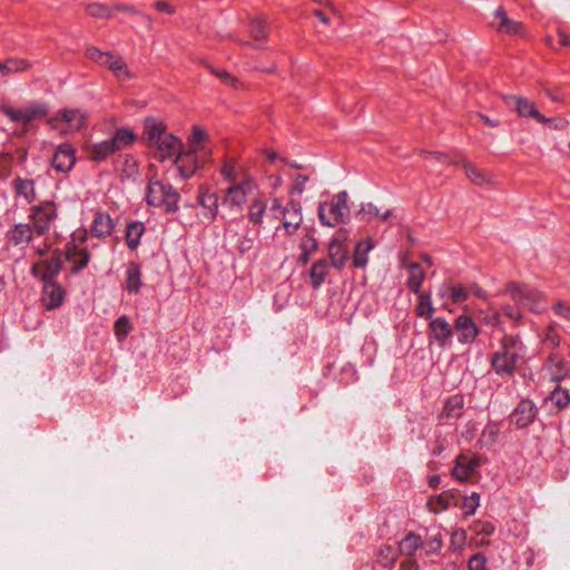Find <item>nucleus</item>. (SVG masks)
Returning <instances> with one entry per match:
<instances>
[{"instance_id": "obj_62", "label": "nucleus", "mask_w": 570, "mask_h": 570, "mask_svg": "<svg viewBox=\"0 0 570 570\" xmlns=\"http://www.w3.org/2000/svg\"><path fill=\"white\" fill-rule=\"evenodd\" d=\"M417 563L412 559H405L401 562L399 570H417Z\"/></svg>"}, {"instance_id": "obj_7", "label": "nucleus", "mask_w": 570, "mask_h": 570, "mask_svg": "<svg viewBox=\"0 0 570 570\" xmlns=\"http://www.w3.org/2000/svg\"><path fill=\"white\" fill-rule=\"evenodd\" d=\"M88 115L82 109L63 108L48 119L49 127L61 136H69L83 129Z\"/></svg>"}, {"instance_id": "obj_21", "label": "nucleus", "mask_w": 570, "mask_h": 570, "mask_svg": "<svg viewBox=\"0 0 570 570\" xmlns=\"http://www.w3.org/2000/svg\"><path fill=\"white\" fill-rule=\"evenodd\" d=\"M497 31L509 36H525V28L522 22L510 19L503 8H498L491 22Z\"/></svg>"}, {"instance_id": "obj_53", "label": "nucleus", "mask_w": 570, "mask_h": 570, "mask_svg": "<svg viewBox=\"0 0 570 570\" xmlns=\"http://www.w3.org/2000/svg\"><path fill=\"white\" fill-rule=\"evenodd\" d=\"M131 322L127 316L119 317L115 323V334L118 340L125 338L131 331Z\"/></svg>"}, {"instance_id": "obj_26", "label": "nucleus", "mask_w": 570, "mask_h": 570, "mask_svg": "<svg viewBox=\"0 0 570 570\" xmlns=\"http://www.w3.org/2000/svg\"><path fill=\"white\" fill-rule=\"evenodd\" d=\"M508 105L512 107L515 112L523 118H531L539 122L542 119V114L539 111L537 105L524 97H510Z\"/></svg>"}, {"instance_id": "obj_25", "label": "nucleus", "mask_w": 570, "mask_h": 570, "mask_svg": "<svg viewBox=\"0 0 570 570\" xmlns=\"http://www.w3.org/2000/svg\"><path fill=\"white\" fill-rule=\"evenodd\" d=\"M56 216L57 210L53 203L46 202L37 206L32 212V220L38 233L48 230Z\"/></svg>"}, {"instance_id": "obj_4", "label": "nucleus", "mask_w": 570, "mask_h": 570, "mask_svg": "<svg viewBox=\"0 0 570 570\" xmlns=\"http://www.w3.org/2000/svg\"><path fill=\"white\" fill-rule=\"evenodd\" d=\"M137 139V135L129 128H118L114 136L100 141H94L86 138L81 142V151L85 157L94 163L107 160L112 154L131 146Z\"/></svg>"}, {"instance_id": "obj_1", "label": "nucleus", "mask_w": 570, "mask_h": 570, "mask_svg": "<svg viewBox=\"0 0 570 570\" xmlns=\"http://www.w3.org/2000/svg\"><path fill=\"white\" fill-rule=\"evenodd\" d=\"M214 149L209 131L204 126L193 125L184 144V153L177 159V171L184 178L191 177L212 160Z\"/></svg>"}, {"instance_id": "obj_56", "label": "nucleus", "mask_w": 570, "mask_h": 570, "mask_svg": "<svg viewBox=\"0 0 570 570\" xmlns=\"http://www.w3.org/2000/svg\"><path fill=\"white\" fill-rule=\"evenodd\" d=\"M485 564L487 558L480 552L474 553L468 561L469 570H484Z\"/></svg>"}, {"instance_id": "obj_24", "label": "nucleus", "mask_w": 570, "mask_h": 570, "mask_svg": "<svg viewBox=\"0 0 570 570\" xmlns=\"http://www.w3.org/2000/svg\"><path fill=\"white\" fill-rule=\"evenodd\" d=\"M41 303L47 309H55L62 305L66 296L63 287L53 281L43 282Z\"/></svg>"}, {"instance_id": "obj_58", "label": "nucleus", "mask_w": 570, "mask_h": 570, "mask_svg": "<svg viewBox=\"0 0 570 570\" xmlns=\"http://www.w3.org/2000/svg\"><path fill=\"white\" fill-rule=\"evenodd\" d=\"M87 12L92 17H107L109 9L100 3H91L87 6Z\"/></svg>"}, {"instance_id": "obj_28", "label": "nucleus", "mask_w": 570, "mask_h": 570, "mask_svg": "<svg viewBox=\"0 0 570 570\" xmlns=\"http://www.w3.org/2000/svg\"><path fill=\"white\" fill-rule=\"evenodd\" d=\"M534 404L529 400H523L519 403V405L512 413L511 422L518 428H525L534 420Z\"/></svg>"}, {"instance_id": "obj_8", "label": "nucleus", "mask_w": 570, "mask_h": 570, "mask_svg": "<svg viewBox=\"0 0 570 570\" xmlns=\"http://www.w3.org/2000/svg\"><path fill=\"white\" fill-rule=\"evenodd\" d=\"M86 57L92 62L107 68L118 81H128L135 78V73L119 55L90 47L86 50Z\"/></svg>"}, {"instance_id": "obj_15", "label": "nucleus", "mask_w": 570, "mask_h": 570, "mask_svg": "<svg viewBox=\"0 0 570 570\" xmlns=\"http://www.w3.org/2000/svg\"><path fill=\"white\" fill-rule=\"evenodd\" d=\"M327 257L334 268L341 269L350 258L348 233L346 229H338L327 246Z\"/></svg>"}, {"instance_id": "obj_55", "label": "nucleus", "mask_w": 570, "mask_h": 570, "mask_svg": "<svg viewBox=\"0 0 570 570\" xmlns=\"http://www.w3.org/2000/svg\"><path fill=\"white\" fill-rule=\"evenodd\" d=\"M422 547L426 554L438 553L442 548V539L439 534H434Z\"/></svg>"}, {"instance_id": "obj_11", "label": "nucleus", "mask_w": 570, "mask_h": 570, "mask_svg": "<svg viewBox=\"0 0 570 570\" xmlns=\"http://www.w3.org/2000/svg\"><path fill=\"white\" fill-rule=\"evenodd\" d=\"M287 176L288 170L272 171L267 169L264 174L263 185L265 194L271 200V209H279L284 199H287L288 187L285 184Z\"/></svg>"}, {"instance_id": "obj_18", "label": "nucleus", "mask_w": 570, "mask_h": 570, "mask_svg": "<svg viewBox=\"0 0 570 570\" xmlns=\"http://www.w3.org/2000/svg\"><path fill=\"white\" fill-rule=\"evenodd\" d=\"M50 164L58 173H69L76 164V148L68 141L59 144L53 150Z\"/></svg>"}, {"instance_id": "obj_44", "label": "nucleus", "mask_w": 570, "mask_h": 570, "mask_svg": "<svg viewBox=\"0 0 570 570\" xmlns=\"http://www.w3.org/2000/svg\"><path fill=\"white\" fill-rule=\"evenodd\" d=\"M31 239V229L28 225L20 224L17 225L10 233H9V242L14 245H26Z\"/></svg>"}, {"instance_id": "obj_54", "label": "nucleus", "mask_w": 570, "mask_h": 570, "mask_svg": "<svg viewBox=\"0 0 570 570\" xmlns=\"http://www.w3.org/2000/svg\"><path fill=\"white\" fill-rule=\"evenodd\" d=\"M397 558V550L391 546H384L380 550V560L384 566L393 563Z\"/></svg>"}, {"instance_id": "obj_6", "label": "nucleus", "mask_w": 570, "mask_h": 570, "mask_svg": "<svg viewBox=\"0 0 570 570\" xmlns=\"http://www.w3.org/2000/svg\"><path fill=\"white\" fill-rule=\"evenodd\" d=\"M146 199L149 206L158 207L167 213L178 209V193L158 174L149 176Z\"/></svg>"}, {"instance_id": "obj_3", "label": "nucleus", "mask_w": 570, "mask_h": 570, "mask_svg": "<svg viewBox=\"0 0 570 570\" xmlns=\"http://www.w3.org/2000/svg\"><path fill=\"white\" fill-rule=\"evenodd\" d=\"M142 138L160 159L171 160L177 168V159L184 153V142L167 130L163 120L147 118L144 122Z\"/></svg>"}, {"instance_id": "obj_30", "label": "nucleus", "mask_w": 570, "mask_h": 570, "mask_svg": "<svg viewBox=\"0 0 570 570\" xmlns=\"http://www.w3.org/2000/svg\"><path fill=\"white\" fill-rule=\"evenodd\" d=\"M474 537L471 539V543L475 547L488 546L489 540L487 539L494 531V525L488 521H475L471 527Z\"/></svg>"}, {"instance_id": "obj_47", "label": "nucleus", "mask_w": 570, "mask_h": 570, "mask_svg": "<svg viewBox=\"0 0 570 570\" xmlns=\"http://www.w3.org/2000/svg\"><path fill=\"white\" fill-rule=\"evenodd\" d=\"M145 232V227L140 222H132L127 226L126 240L129 247L135 248Z\"/></svg>"}, {"instance_id": "obj_33", "label": "nucleus", "mask_w": 570, "mask_h": 570, "mask_svg": "<svg viewBox=\"0 0 570 570\" xmlns=\"http://www.w3.org/2000/svg\"><path fill=\"white\" fill-rule=\"evenodd\" d=\"M112 219L110 216L102 212H97L95 214L92 224H91V233L97 237L108 236L112 232Z\"/></svg>"}, {"instance_id": "obj_51", "label": "nucleus", "mask_w": 570, "mask_h": 570, "mask_svg": "<svg viewBox=\"0 0 570 570\" xmlns=\"http://www.w3.org/2000/svg\"><path fill=\"white\" fill-rule=\"evenodd\" d=\"M539 124L546 125L548 128L554 130H564L569 127V120L562 116L548 118L542 115V119L539 120Z\"/></svg>"}, {"instance_id": "obj_39", "label": "nucleus", "mask_w": 570, "mask_h": 570, "mask_svg": "<svg viewBox=\"0 0 570 570\" xmlns=\"http://www.w3.org/2000/svg\"><path fill=\"white\" fill-rule=\"evenodd\" d=\"M263 155L265 157L264 173H266L267 169L272 171L288 170V166L285 159L277 151L273 149H266L264 150Z\"/></svg>"}, {"instance_id": "obj_9", "label": "nucleus", "mask_w": 570, "mask_h": 570, "mask_svg": "<svg viewBox=\"0 0 570 570\" xmlns=\"http://www.w3.org/2000/svg\"><path fill=\"white\" fill-rule=\"evenodd\" d=\"M348 214L350 208L346 193H340L333 196L331 200L320 204L318 207V218L321 223L330 227L345 222Z\"/></svg>"}, {"instance_id": "obj_27", "label": "nucleus", "mask_w": 570, "mask_h": 570, "mask_svg": "<svg viewBox=\"0 0 570 570\" xmlns=\"http://www.w3.org/2000/svg\"><path fill=\"white\" fill-rule=\"evenodd\" d=\"M454 326L459 341L463 344L473 342L479 334L475 323L468 315H460L455 320Z\"/></svg>"}, {"instance_id": "obj_64", "label": "nucleus", "mask_w": 570, "mask_h": 570, "mask_svg": "<svg viewBox=\"0 0 570 570\" xmlns=\"http://www.w3.org/2000/svg\"><path fill=\"white\" fill-rule=\"evenodd\" d=\"M212 72L224 83L227 79V77H229V72L226 71V70H223V69H214L212 70Z\"/></svg>"}, {"instance_id": "obj_10", "label": "nucleus", "mask_w": 570, "mask_h": 570, "mask_svg": "<svg viewBox=\"0 0 570 570\" xmlns=\"http://www.w3.org/2000/svg\"><path fill=\"white\" fill-rule=\"evenodd\" d=\"M507 294L515 303L527 306L532 312L542 313L547 308L544 294L534 288L511 283L507 286Z\"/></svg>"}, {"instance_id": "obj_13", "label": "nucleus", "mask_w": 570, "mask_h": 570, "mask_svg": "<svg viewBox=\"0 0 570 570\" xmlns=\"http://www.w3.org/2000/svg\"><path fill=\"white\" fill-rule=\"evenodd\" d=\"M39 258L33 263L32 275L42 282L52 281L61 267L60 254L50 248L38 249Z\"/></svg>"}, {"instance_id": "obj_14", "label": "nucleus", "mask_w": 570, "mask_h": 570, "mask_svg": "<svg viewBox=\"0 0 570 570\" xmlns=\"http://www.w3.org/2000/svg\"><path fill=\"white\" fill-rule=\"evenodd\" d=\"M86 234L79 232L73 234L72 240L66 246V261L70 265V269L73 273L82 269L89 262V254L85 246Z\"/></svg>"}, {"instance_id": "obj_42", "label": "nucleus", "mask_w": 570, "mask_h": 570, "mask_svg": "<svg viewBox=\"0 0 570 570\" xmlns=\"http://www.w3.org/2000/svg\"><path fill=\"white\" fill-rule=\"evenodd\" d=\"M264 198L257 196L253 199L248 209V218L253 224L259 225L263 223V217L267 207Z\"/></svg>"}, {"instance_id": "obj_2", "label": "nucleus", "mask_w": 570, "mask_h": 570, "mask_svg": "<svg viewBox=\"0 0 570 570\" xmlns=\"http://www.w3.org/2000/svg\"><path fill=\"white\" fill-rule=\"evenodd\" d=\"M220 173L225 179L230 181V186L224 195V204L235 209H240L249 196L257 191L258 186L249 173L247 165L243 163H225Z\"/></svg>"}, {"instance_id": "obj_45", "label": "nucleus", "mask_w": 570, "mask_h": 570, "mask_svg": "<svg viewBox=\"0 0 570 570\" xmlns=\"http://www.w3.org/2000/svg\"><path fill=\"white\" fill-rule=\"evenodd\" d=\"M417 294L416 314L420 317L431 318L434 314V307L429 293L420 292Z\"/></svg>"}, {"instance_id": "obj_41", "label": "nucleus", "mask_w": 570, "mask_h": 570, "mask_svg": "<svg viewBox=\"0 0 570 570\" xmlns=\"http://www.w3.org/2000/svg\"><path fill=\"white\" fill-rule=\"evenodd\" d=\"M29 68L30 63L27 60L20 58H10L3 62L0 61V72L4 76L14 72H22Z\"/></svg>"}, {"instance_id": "obj_17", "label": "nucleus", "mask_w": 570, "mask_h": 570, "mask_svg": "<svg viewBox=\"0 0 570 570\" xmlns=\"http://www.w3.org/2000/svg\"><path fill=\"white\" fill-rule=\"evenodd\" d=\"M46 115V108L41 105L27 106L14 109L8 105H0V116L8 117L13 122L28 124Z\"/></svg>"}, {"instance_id": "obj_49", "label": "nucleus", "mask_w": 570, "mask_h": 570, "mask_svg": "<svg viewBox=\"0 0 570 570\" xmlns=\"http://www.w3.org/2000/svg\"><path fill=\"white\" fill-rule=\"evenodd\" d=\"M480 504V495L476 492H473L471 495L464 497L461 502L459 501V507L463 510L464 515L473 514Z\"/></svg>"}, {"instance_id": "obj_12", "label": "nucleus", "mask_w": 570, "mask_h": 570, "mask_svg": "<svg viewBox=\"0 0 570 570\" xmlns=\"http://www.w3.org/2000/svg\"><path fill=\"white\" fill-rule=\"evenodd\" d=\"M436 159L453 166H461L469 181L474 185L483 186L493 183V175L490 171L478 167L460 155H436Z\"/></svg>"}, {"instance_id": "obj_36", "label": "nucleus", "mask_w": 570, "mask_h": 570, "mask_svg": "<svg viewBox=\"0 0 570 570\" xmlns=\"http://www.w3.org/2000/svg\"><path fill=\"white\" fill-rule=\"evenodd\" d=\"M547 370L550 373L551 379L554 381L564 379L569 373L566 361L557 354L550 356L547 363Z\"/></svg>"}, {"instance_id": "obj_29", "label": "nucleus", "mask_w": 570, "mask_h": 570, "mask_svg": "<svg viewBox=\"0 0 570 570\" xmlns=\"http://www.w3.org/2000/svg\"><path fill=\"white\" fill-rule=\"evenodd\" d=\"M451 504H459L458 491L450 490L440 493L439 495L431 497L428 501V508L433 513H440L446 510Z\"/></svg>"}, {"instance_id": "obj_46", "label": "nucleus", "mask_w": 570, "mask_h": 570, "mask_svg": "<svg viewBox=\"0 0 570 570\" xmlns=\"http://www.w3.org/2000/svg\"><path fill=\"white\" fill-rule=\"evenodd\" d=\"M327 271L328 266L324 259H318L312 265L309 276L313 286L317 287L324 282Z\"/></svg>"}, {"instance_id": "obj_37", "label": "nucleus", "mask_w": 570, "mask_h": 570, "mask_svg": "<svg viewBox=\"0 0 570 570\" xmlns=\"http://www.w3.org/2000/svg\"><path fill=\"white\" fill-rule=\"evenodd\" d=\"M570 403V395L567 390L557 386L551 394L546 399L547 406L551 410L560 411L568 406Z\"/></svg>"}, {"instance_id": "obj_50", "label": "nucleus", "mask_w": 570, "mask_h": 570, "mask_svg": "<svg viewBox=\"0 0 570 570\" xmlns=\"http://www.w3.org/2000/svg\"><path fill=\"white\" fill-rule=\"evenodd\" d=\"M541 341L548 347H557L560 344V336L558 334L557 327L553 324L548 325L542 333L540 334Z\"/></svg>"}, {"instance_id": "obj_60", "label": "nucleus", "mask_w": 570, "mask_h": 570, "mask_svg": "<svg viewBox=\"0 0 570 570\" xmlns=\"http://www.w3.org/2000/svg\"><path fill=\"white\" fill-rule=\"evenodd\" d=\"M554 313L563 318L570 320V304L566 302H557L552 306Z\"/></svg>"}, {"instance_id": "obj_52", "label": "nucleus", "mask_w": 570, "mask_h": 570, "mask_svg": "<svg viewBox=\"0 0 570 570\" xmlns=\"http://www.w3.org/2000/svg\"><path fill=\"white\" fill-rule=\"evenodd\" d=\"M16 189L17 193L22 195L27 200H32L35 198L33 183L29 179H17Z\"/></svg>"}, {"instance_id": "obj_48", "label": "nucleus", "mask_w": 570, "mask_h": 570, "mask_svg": "<svg viewBox=\"0 0 570 570\" xmlns=\"http://www.w3.org/2000/svg\"><path fill=\"white\" fill-rule=\"evenodd\" d=\"M423 546L421 538L414 533L405 535L399 544L400 551L405 554L414 553Z\"/></svg>"}, {"instance_id": "obj_59", "label": "nucleus", "mask_w": 570, "mask_h": 570, "mask_svg": "<svg viewBox=\"0 0 570 570\" xmlns=\"http://www.w3.org/2000/svg\"><path fill=\"white\" fill-rule=\"evenodd\" d=\"M224 85L234 89L235 91H243L247 89V86L240 79H238L232 73L229 75V77H227Z\"/></svg>"}, {"instance_id": "obj_31", "label": "nucleus", "mask_w": 570, "mask_h": 570, "mask_svg": "<svg viewBox=\"0 0 570 570\" xmlns=\"http://www.w3.org/2000/svg\"><path fill=\"white\" fill-rule=\"evenodd\" d=\"M141 286L142 282L140 267L137 264L131 263L127 266L126 269L124 288L129 294H137L140 291Z\"/></svg>"}, {"instance_id": "obj_22", "label": "nucleus", "mask_w": 570, "mask_h": 570, "mask_svg": "<svg viewBox=\"0 0 570 570\" xmlns=\"http://www.w3.org/2000/svg\"><path fill=\"white\" fill-rule=\"evenodd\" d=\"M248 33L250 40L247 41V45L257 49L264 48L268 38V26L266 19L264 17H253L248 23ZM237 41L246 45V41H242L239 39H237Z\"/></svg>"}, {"instance_id": "obj_38", "label": "nucleus", "mask_w": 570, "mask_h": 570, "mask_svg": "<svg viewBox=\"0 0 570 570\" xmlns=\"http://www.w3.org/2000/svg\"><path fill=\"white\" fill-rule=\"evenodd\" d=\"M199 203L205 207L207 217L214 219L218 212V198L215 193H212L208 188H202L199 191Z\"/></svg>"}, {"instance_id": "obj_5", "label": "nucleus", "mask_w": 570, "mask_h": 570, "mask_svg": "<svg viewBox=\"0 0 570 570\" xmlns=\"http://www.w3.org/2000/svg\"><path fill=\"white\" fill-rule=\"evenodd\" d=\"M522 356V342L515 336L505 335L501 340L499 348L493 353L492 366L498 374L510 375L517 368Z\"/></svg>"}, {"instance_id": "obj_32", "label": "nucleus", "mask_w": 570, "mask_h": 570, "mask_svg": "<svg viewBox=\"0 0 570 570\" xmlns=\"http://www.w3.org/2000/svg\"><path fill=\"white\" fill-rule=\"evenodd\" d=\"M374 248L372 238L366 237L355 244L353 252V265L355 267H364L368 263L367 254Z\"/></svg>"}, {"instance_id": "obj_34", "label": "nucleus", "mask_w": 570, "mask_h": 570, "mask_svg": "<svg viewBox=\"0 0 570 570\" xmlns=\"http://www.w3.org/2000/svg\"><path fill=\"white\" fill-rule=\"evenodd\" d=\"M430 331L432 336L441 344L444 345L452 336L451 325L443 318H434L430 323Z\"/></svg>"}, {"instance_id": "obj_35", "label": "nucleus", "mask_w": 570, "mask_h": 570, "mask_svg": "<svg viewBox=\"0 0 570 570\" xmlns=\"http://www.w3.org/2000/svg\"><path fill=\"white\" fill-rule=\"evenodd\" d=\"M287 178H291V184L287 185V199L295 200L296 196H299L305 191L306 185L309 180V176L301 173H297L295 175H291L288 173Z\"/></svg>"}, {"instance_id": "obj_61", "label": "nucleus", "mask_w": 570, "mask_h": 570, "mask_svg": "<svg viewBox=\"0 0 570 570\" xmlns=\"http://www.w3.org/2000/svg\"><path fill=\"white\" fill-rule=\"evenodd\" d=\"M504 314L513 322H519L522 317L520 309L515 307L504 308Z\"/></svg>"}, {"instance_id": "obj_63", "label": "nucleus", "mask_w": 570, "mask_h": 570, "mask_svg": "<svg viewBox=\"0 0 570 570\" xmlns=\"http://www.w3.org/2000/svg\"><path fill=\"white\" fill-rule=\"evenodd\" d=\"M483 320L487 323H490L492 325H497L499 323V314L495 311L491 309V311L487 312V314L484 315Z\"/></svg>"}, {"instance_id": "obj_19", "label": "nucleus", "mask_w": 570, "mask_h": 570, "mask_svg": "<svg viewBox=\"0 0 570 570\" xmlns=\"http://www.w3.org/2000/svg\"><path fill=\"white\" fill-rule=\"evenodd\" d=\"M479 465L480 461L476 454L464 453L458 456L452 474L458 481H471Z\"/></svg>"}, {"instance_id": "obj_16", "label": "nucleus", "mask_w": 570, "mask_h": 570, "mask_svg": "<svg viewBox=\"0 0 570 570\" xmlns=\"http://www.w3.org/2000/svg\"><path fill=\"white\" fill-rule=\"evenodd\" d=\"M282 220V226L288 235L294 234L303 222L302 205L297 200H288L286 204L282 203L279 209H271Z\"/></svg>"}, {"instance_id": "obj_57", "label": "nucleus", "mask_w": 570, "mask_h": 570, "mask_svg": "<svg viewBox=\"0 0 570 570\" xmlns=\"http://www.w3.org/2000/svg\"><path fill=\"white\" fill-rule=\"evenodd\" d=\"M466 541V533L463 529H456L451 533V544L456 549H462Z\"/></svg>"}, {"instance_id": "obj_23", "label": "nucleus", "mask_w": 570, "mask_h": 570, "mask_svg": "<svg viewBox=\"0 0 570 570\" xmlns=\"http://www.w3.org/2000/svg\"><path fill=\"white\" fill-rule=\"evenodd\" d=\"M407 271V286L414 293H419L424 281L428 268L431 266L429 258L424 257L420 262H409L404 265Z\"/></svg>"}, {"instance_id": "obj_20", "label": "nucleus", "mask_w": 570, "mask_h": 570, "mask_svg": "<svg viewBox=\"0 0 570 570\" xmlns=\"http://www.w3.org/2000/svg\"><path fill=\"white\" fill-rule=\"evenodd\" d=\"M438 296L442 301V305L445 309L451 311L452 304H460L468 299V289L454 283H443L438 289Z\"/></svg>"}, {"instance_id": "obj_43", "label": "nucleus", "mask_w": 570, "mask_h": 570, "mask_svg": "<svg viewBox=\"0 0 570 570\" xmlns=\"http://www.w3.org/2000/svg\"><path fill=\"white\" fill-rule=\"evenodd\" d=\"M463 407V396L462 395H454L448 400L445 403L442 416L446 419H456L461 415Z\"/></svg>"}, {"instance_id": "obj_40", "label": "nucleus", "mask_w": 570, "mask_h": 570, "mask_svg": "<svg viewBox=\"0 0 570 570\" xmlns=\"http://www.w3.org/2000/svg\"><path fill=\"white\" fill-rule=\"evenodd\" d=\"M318 243L312 233H306L299 243L301 255L299 261L306 264L313 253L316 252Z\"/></svg>"}]
</instances>
